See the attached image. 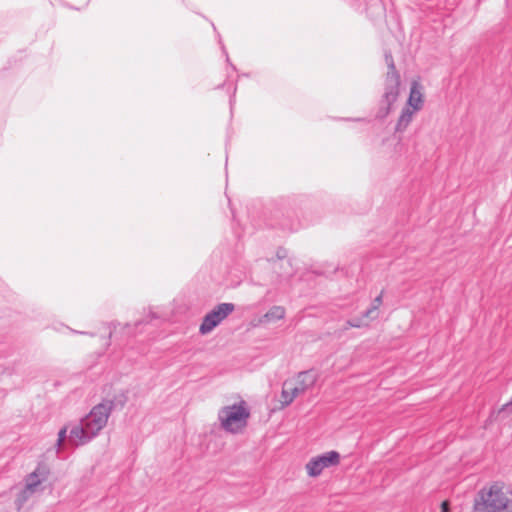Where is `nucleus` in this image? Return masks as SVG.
<instances>
[{
    "mask_svg": "<svg viewBox=\"0 0 512 512\" xmlns=\"http://www.w3.org/2000/svg\"><path fill=\"white\" fill-rule=\"evenodd\" d=\"M249 417L250 410L244 400L224 406L218 411L221 428L232 434L241 432L247 426Z\"/></svg>",
    "mask_w": 512,
    "mask_h": 512,
    "instance_id": "nucleus-3",
    "label": "nucleus"
},
{
    "mask_svg": "<svg viewBox=\"0 0 512 512\" xmlns=\"http://www.w3.org/2000/svg\"><path fill=\"white\" fill-rule=\"evenodd\" d=\"M340 454L336 451H329L322 455L313 457L307 464L306 470L309 476H319L325 468L338 465Z\"/></svg>",
    "mask_w": 512,
    "mask_h": 512,
    "instance_id": "nucleus-7",
    "label": "nucleus"
},
{
    "mask_svg": "<svg viewBox=\"0 0 512 512\" xmlns=\"http://www.w3.org/2000/svg\"><path fill=\"white\" fill-rule=\"evenodd\" d=\"M424 100L423 94L420 91V85L418 82L414 81L411 84L410 94L407 101V106L416 111H420L423 107Z\"/></svg>",
    "mask_w": 512,
    "mask_h": 512,
    "instance_id": "nucleus-9",
    "label": "nucleus"
},
{
    "mask_svg": "<svg viewBox=\"0 0 512 512\" xmlns=\"http://www.w3.org/2000/svg\"><path fill=\"white\" fill-rule=\"evenodd\" d=\"M48 473L45 465H39L26 477L25 486L28 487V490L36 491L38 486L47 479Z\"/></svg>",
    "mask_w": 512,
    "mask_h": 512,
    "instance_id": "nucleus-8",
    "label": "nucleus"
},
{
    "mask_svg": "<svg viewBox=\"0 0 512 512\" xmlns=\"http://www.w3.org/2000/svg\"><path fill=\"white\" fill-rule=\"evenodd\" d=\"M383 302V291L372 301L371 306L364 312V317L374 320L378 317V310Z\"/></svg>",
    "mask_w": 512,
    "mask_h": 512,
    "instance_id": "nucleus-11",
    "label": "nucleus"
},
{
    "mask_svg": "<svg viewBox=\"0 0 512 512\" xmlns=\"http://www.w3.org/2000/svg\"><path fill=\"white\" fill-rule=\"evenodd\" d=\"M70 433V429L68 426H64L63 428H61L58 432V439H57V443H56V446L58 447V449H60V447L62 446L63 442L65 441V439L67 438V433Z\"/></svg>",
    "mask_w": 512,
    "mask_h": 512,
    "instance_id": "nucleus-15",
    "label": "nucleus"
},
{
    "mask_svg": "<svg viewBox=\"0 0 512 512\" xmlns=\"http://www.w3.org/2000/svg\"><path fill=\"white\" fill-rule=\"evenodd\" d=\"M450 511V505L448 501H443L441 504V512H449Z\"/></svg>",
    "mask_w": 512,
    "mask_h": 512,
    "instance_id": "nucleus-16",
    "label": "nucleus"
},
{
    "mask_svg": "<svg viewBox=\"0 0 512 512\" xmlns=\"http://www.w3.org/2000/svg\"><path fill=\"white\" fill-rule=\"evenodd\" d=\"M73 333H79V334H83V335H90V336H94L93 333H88V332H83V331H74L72 330Z\"/></svg>",
    "mask_w": 512,
    "mask_h": 512,
    "instance_id": "nucleus-19",
    "label": "nucleus"
},
{
    "mask_svg": "<svg viewBox=\"0 0 512 512\" xmlns=\"http://www.w3.org/2000/svg\"><path fill=\"white\" fill-rule=\"evenodd\" d=\"M235 305L233 303H220L216 305L210 312H208L199 327V332L202 335L210 333L216 328L223 320H225L233 311Z\"/></svg>",
    "mask_w": 512,
    "mask_h": 512,
    "instance_id": "nucleus-6",
    "label": "nucleus"
},
{
    "mask_svg": "<svg viewBox=\"0 0 512 512\" xmlns=\"http://www.w3.org/2000/svg\"><path fill=\"white\" fill-rule=\"evenodd\" d=\"M385 60L388 66V72L386 74L382 99V103L385 104V107L381 108L382 117H385L389 113L391 106L397 100L400 87V75L396 71L393 57L390 52L385 53Z\"/></svg>",
    "mask_w": 512,
    "mask_h": 512,
    "instance_id": "nucleus-5",
    "label": "nucleus"
},
{
    "mask_svg": "<svg viewBox=\"0 0 512 512\" xmlns=\"http://www.w3.org/2000/svg\"><path fill=\"white\" fill-rule=\"evenodd\" d=\"M369 319L364 317V313L361 317H355L350 320H348L345 324L344 329L347 330L348 328H362L366 327L369 324Z\"/></svg>",
    "mask_w": 512,
    "mask_h": 512,
    "instance_id": "nucleus-13",
    "label": "nucleus"
},
{
    "mask_svg": "<svg viewBox=\"0 0 512 512\" xmlns=\"http://www.w3.org/2000/svg\"><path fill=\"white\" fill-rule=\"evenodd\" d=\"M416 112H417L416 110L411 109L410 107H404L399 116V119L396 123L395 131L396 132L405 131L407 129V127L409 126V124L412 122L414 114Z\"/></svg>",
    "mask_w": 512,
    "mask_h": 512,
    "instance_id": "nucleus-10",
    "label": "nucleus"
},
{
    "mask_svg": "<svg viewBox=\"0 0 512 512\" xmlns=\"http://www.w3.org/2000/svg\"><path fill=\"white\" fill-rule=\"evenodd\" d=\"M510 404H512V399H511V402H510ZM507 405H509V403H508Z\"/></svg>",
    "mask_w": 512,
    "mask_h": 512,
    "instance_id": "nucleus-20",
    "label": "nucleus"
},
{
    "mask_svg": "<svg viewBox=\"0 0 512 512\" xmlns=\"http://www.w3.org/2000/svg\"><path fill=\"white\" fill-rule=\"evenodd\" d=\"M474 512H512V491L503 483L482 487L473 502Z\"/></svg>",
    "mask_w": 512,
    "mask_h": 512,
    "instance_id": "nucleus-2",
    "label": "nucleus"
},
{
    "mask_svg": "<svg viewBox=\"0 0 512 512\" xmlns=\"http://www.w3.org/2000/svg\"><path fill=\"white\" fill-rule=\"evenodd\" d=\"M126 400H127V397H126L124 394H122V395L120 396V399L118 400L119 405H120L121 407H123V406H124V404H125V402H126Z\"/></svg>",
    "mask_w": 512,
    "mask_h": 512,
    "instance_id": "nucleus-18",
    "label": "nucleus"
},
{
    "mask_svg": "<svg viewBox=\"0 0 512 512\" xmlns=\"http://www.w3.org/2000/svg\"><path fill=\"white\" fill-rule=\"evenodd\" d=\"M318 375L313 370L300 372L293 380L283 383L281 392V403L283 406L290 405L296 397L304 394L317 382Z\"/></svg>",
    "mask_w": 512,
    "mask_h": 512,
    "instance_id": "nucleus-4",
    "label": "nucleus"
},
{
    "mask_svg": "<svg viewBox=\"0 0 512 512\" xmlns=\"http://www.w3.org/2000/svg\"><path fill=\"white\" fill-rule=\"evenodd\" d=\"M35 493L34 490H28V487H24V489L19 493L17 497V504L18 506H22L29 498L30 496Z\"/></svg>",
    "mask_w": 512,
    "mask_h": 512,
    "instance_id": "nucleus-14",
    "label": "nucleus"
},
{
    "mask_svg": "<svg viewBox=\"0 0 512 512\" xmlns=\"http://www.w3.org/2000/svg\"><path fill=\"white\" fill-rule=\"evenodd\" d=\"M115 405L114 400H103L94 406L89 414L70 428L68 441L75 446L90 442L106 426Z\"/></svg>",
    "mask_w": 512,
    "mask_h": 512,
    "instance_id": "nucleus-1",
    "label": "nucleus"
},
{
    "mask_svg": "<svg viewBox=\"0 0 512 512\" xmlns=\"http://www.w3.org/2000/svg\"><path fill=\"white\" fill-rule=\"evenodd\" d=\"M285 316V309L282 306H273L271 307L267 313L263 316L264 320L267 322L281 320Z\"/></svg>",
    "mask_w": 512,
    "mask_h": 512,
    "instance_id": "nucleus-12",
    "label": "nucleus"
},
{
    "mask_svg": "<svg viewBox=\"0 0 512 512\" xmlns=\"http://www.w3.org/2000/svg\"><path fill=\"white\" fill-rule=\"evenodd\" d=\"M107 328L109 330V338H111L113 335V332L116 331V324H114V323L108 324Z\"/></svg>",
    "mask_w": 512,
    "mask_h": 512,
    "instance_id": "nucleus-17",
    "label": "nucleus"
}]
</instances>
